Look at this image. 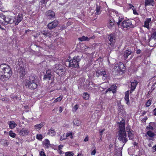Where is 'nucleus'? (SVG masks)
I'll return each mask as SVG.
<instances>
[{
	"mask_svg": "<svg viewBox=\"0 0 156 156\" xmlns=\"http://www.w3.org/2000/svg\"><path fill=\"white\" fill-rule=\"evenodd\" d=\"M119 140L121 141L122 143L125 144L127 141L126 138V135L125 131V123L124 122H121L119 123Z\"/></svg>",
	"mask_w": 156,
	"mask_h": 156,
	"instance_id": "obj_1",
	"label": "nucleus"
},
{
	"mask_svg": "<svg viewBox=\"0 0 156 156\" xmlns=\"http://www.w3.org/2000/svg\"><path fill=\"white\" fill-rule=\"evenodd\" d=\"M23 84L27 88L31 90L36 89L37 86L36 79L33 76L26 78L23 81Z\"/></svg>",
	"mask_w": 156,
	"mask_h": 156,
	"instance_id": "obj_2",
	"label": "nucleus"
},
{
	"mask_svg": "<svg viewBox=\"0 0 156 156\" xmlns=\"http://www.w3.org/2000/svg\"><path fill=\"white\" fill-rule=\"evenodd\" d=\"M0 73L11 76L12 71L9 66L2 64L0 65Z\"/></svg>",
	"mask_w": 156,
	"mask_h": 156,
	"instance_id": "obj_3",
	"label": "nucleus"
},
{
	"mask_svg": "<svg viewBox=\"0 0 156 156\" xmlns=\"http://www.w3.org/2000/svg\"><path fill=\"white\" fill-rule=\"evenodd\" d=\"M80 60V56H74L73 59L70 60L69 62V66L72 68H77L79 66V62Z\"/></svg>",
	"mask_w": 156,
	"mask_h": 156,
	"instance_id": "obj_4",
	"label": "nucleus"
},
{
	"mask_svg": "<svg viewBox=\"0 0 156 156\" xmlns=\"http://www.w3.org/2000/svg\"><path fill=\"white\" fill-rule=\"evenodd\" d=\"M122 28L124 30H126L128 28L133 27L132 24V22L131 20H128L124 21L121 25Z\"/></svg>",
	"mask_w": 156,
	"mask_h": 156,
	"instance_id": "obj_5",
	"label": "nucleus"
},
{
	"mask_svg": "<svg viewBox=\"0 0 156 156\" xmlns=\"http://www.w3.org/2000/svg\"><path fill=\"white\" fill-rule=\"evenodd\" d=\"M114 68L115 71H118L119 72H123L124 71L125 69L124 64L121 62L115 64Z\"/></svg>",
	"mask_w": 156,
	"mask_h": 156,
	"instance_id": "obj_6",
	"label": "nucleus"
},
{
	"mask_svg": "<svg viewBox=\"0 0 156 156\" xmlns=\"http://www.w3.org/2000/svg\"><path fill=\"white\" fill-rule=\"evenodd\" d=\"M29 131L27 128H23L20 130L19 132V135L22 136H25L28 135Z\"/></svg>",
	"mask_w": 156,
	"mask_h": 156,
	"instance_id": "obj_7",
	"label": "nucleus"
},
{
	"mask_svg": "<svg viewBox=\"0 0 156 156\" xmlns=\"http://www.w3.org/2000/svg\"><path fill=\"white\" fill-rule=\"evenodd\" d=\"M20 64V68H19L18 73L19 74L20 77H23L26 74L25 69Z\"/></svg>",
	"mask_w": 156,
	"mask_h": 156,
	"instance_id": "obj_8",
	"label": "nucleus"
},
{
	"mask_svg": "<svg viewBox=\"0 0 156 156\" xmlns=\"http://www.w3.org/2000/svg\"><path fill=\"white\" fill-rule=\"evenodd\" d=\"M96 76L98 77L101 76H103V80H105L107 77V75L106 73V72L104 71H101L100 70H98L96 72Z\"/></svg>",
	"mask_w": 156,
	"mask_h": 156,
	"instance_id": "obj_9",
	"label": "nucleus"
},
{
	"mask_svg": "<svg viewBox=\"0 0 156 156\" xmlns=\"http://www.w3.org/2000/svg\"><path fill=\"white\" fill-rule=\"evenodd\" d=\"M58 24V21L55 20L49 23L48 25V27L50 29H52L56 27Z\"/></svg>",
	"mask_w": 156,
	"mask_h": 156,
	"instance_id": "obj_10",
	"label": "nucleus"
},
{
	"mask_svg": "<svg viewBox=\"0 0 156 156\" xmlns=\"http://www.w3.org/2000/svg\"><path fill=\"white\" fill-rule=\"evenodd\" d=\"M15 18V24L16 25H18L19 23L23 19V15L22 14H19L17 17H14Z\"/></svg>",
	"mask_w": 156,
	"mask_h": 156,
	"instance_id": "obj_11",
	"label": "nucleus"
},
{
	"mask_svg": "<svg viewBox=\"0 0 156 156\" xmlns=\"http://www.w3.org/2000/svg\"><path fill=\"white\" fill-rule=\"evenodd\" d=\"M46 15L48 19H51L55 18V14L53 11L49 10L46 12Z\"/></svg>",
	"mask_w": 156,
	"mask_h": 156,
	"instance_id": "obj_12",
	"label": "nucleus"
},
{
	"mask_svg": "<svg viewBox=\"0 0 156 156\" xmlns=\"http://www.w3.org/2000/svg\"><path fill=\"white\" fill-rule=\"evenodd\" d=\"M10 76L9 74L6 75L0 73V79L2 81L8 80Z\"/></svg>",
	"mask_w": 156,
	"mask_h": 156,
	"instance_id": "obj_13",
	"label": "nucleus"
},
{
	"mask_svg": "<svg viewBox=\"0 0 156 156\" xmlns=\"http://www.w3.org/2000/svg\"><path fill=\"white\" fill-rule=\"evenodd\" d=\"M15 18L12 16L8 17L6 18V25L9 23L12 24L13 23H14L15 24Z\"/></svg>",
	"mask_w": 156,
	"mask_h": 156,
	"instance_id": "obj_14",
	"label": "nucleus"
},
{
	"mask_svg": "<svg viewBox=\"0 0 156 156\" xmlns=\"http://www.w3.org/2000/svg\"><path fill=\"white\" fill-rule=\"evenodd\" d=\"M6 18L4 15L0 14V23L4 25H6Z\"/></svg>",
	"mask_w": 156,
	"mask_h": 156,
	"instance_id": "obj_15",
	"label": "nucleus"
},
{
	"mask_svg": "<svg viewBox=\"0 0 156 156\" xmlns=\"http://www.w3.org/2000/svg\"><path fill=\"white\" fill-rule=\"evenodd\" d=\"M95 38L94 36L88 37H85L84 36H82V37L79 38V40L80 41H88L91 39H94Z\"/></svg>",
	"mask_w": 156,
	"mask_h": 156,
	"instance_id": "obj_16",
	"label": "nucleus"
},
{
	"mask_svg": "<svg viewBox=\"0 0 156 156\" xmlns=\"http://www.w3.org/2000/svg\"><path fill=\"white\" fill-rule=\"evenodd\" d=\"M151 18L146 19L144 22V27H145L147 28L148 29H149L150 27H149V26L150 24L151 23Z\"/></svg>",
	"mask_w": 156,
	"mask_h": 156,
	"instance_id": "obj_17",
	"label": "nucleus"
},
{
	"mask_svg": "<svg viewBox=\"0 0 156 156\" xmlns=\"http://www.w3.org/2000/svg\"><path fill=\"white\" fill-rule=\"evenodd\" d=\"M131 90L130 91L131 93L136 88V85L138 83L137 82L136 80H134V81H131Z\"/></svg>",
	"mask_w": 156,
	"mask_h": 156,
	"instance_id": "obj_18",
	"label": "nucleus"
},
{
	"mask_svg": "<svg viewBox=\"0 0 156 156\" xmlns=\"http://www.w3.org/2000/svg\"><path fill=\"white\" fill-rule=\"evenodd\" d=\"M7 124L9 125V128L11 129H14L17 126V124L12 121L8 122Z\"/></svg>",
	"mask_w": 156,
	"mask_h": 156,
	"instance_id": "obj_19",
	"label": "nucleus"
},
{
	"mask_svg": "<svg viewBox=\"0 0 156 156\" xmlns=\"http://www.w3.org/2000/svg\"><path fill=\"white\" fill-rule=\"evenodd\" d=\"M144 3L146 6L149 5L154 6L155 4L154 0H145Z\"/></svg>",
	"mask_w": 156,
	"mask_h": 156,
	"instance_id": "obj_20",
	"label": "nucleus"
},
{
	"mask_svg": "<svg viewBox=\"0 0 156 156\" xmlns=\"http://www.w3.org/2000/svg\"><path fill=\"white\" fill-rule=\"evenodd\" d=\"M43 144L45 148H48L50 145V141L48 139H45L43 141Z\"/></svg>",
	"mask_w": 156,
	"mask_h": 156,
	"instance_id": "obj_21",
	"label": "nucleus"
},
{
	"mask_svg": "<svg viewBox=\"0 0 156 156\" xmlns=\"http://www.w3.org/2000/svg\"><path fill=\"white\" fill-rule=\"evenodd\" d=\"M52 32L48 31V30H44L41 31V33L43 35H45L46 36L51 37L52 35L51 34Z\"/></svg>",
	"mask_w": 156,
	"mask_h": 156,
	"instance_id": "obj_22",
	"label": "nucleus"
},
{
	"mask_svg": "<svg viewBox=\"0 0 156 156\" xmlns=\"http://www.w3.org/2000/svg\"><path fill=\"white\" fill-rule=\"evenodd\" d=\"M129 91H126L125 93V99L126 101V104L128 105L130 104L129 100Z\"/></svg>",
	"mask_w": 156,
	"mask_h": 156,
	"instance_id": "obj_23",
	"label": "nucleus"
},
{
	"mask_svg": "<svg viewBox=\"0 0 156 156\" xmlns=\"http://www.w3.org/2000/svg\"><path fill=\"white\" fill-rule=\"evenodd\" d=\"M56 72L59 76H62L65 73V69L62 67V68H60Z\"/></svg>",
	"mask_w": 156,
	"mask_h": 156,
	"instance_id": "obj_24",
	"label": "nucleus"
},
{
	"mask_svg": "<svg viewBox=\"0 0 156 156\" xmlns=\"http://www.w3.org/2000/svg\"><path fill=\"white\" fill-rule=\"evenodd\" d=\"M116 87V86L115 85H113L110 88H108L105 91L106 93L108 91H112L113 93H115Z\"/></svg>",
	"mask_w": 156,
	"mask_h": 156,
	"instance_id": "obj_25",
	"label": "nucleus"
},
{
	"mask_svg": "<svg viewBox=\"0 0 156 156\" xmlns=\"http://www.w3.org/2000/svg\"><path fill=\"white\" fill-rule=\"evenodd\" d=\"M62 65L59 64H56L54 66L53 69L54 71L56 72L60 68H62Z\"/></svg>",
	"mask_w": 156,
	"mask_h": 156,
	"instance_id": "obj_26",
	"label": "nucleus"
},
{
	"mask_svg": "<svg viewBox=\"0 0 156 156\" xmlns=\"http://www.w3.org/2000/svg\"><path fill=\"white\" fill-rule=\"evenodd\" d=\"M108 38L109 41L111 42V43L112 45L115 42V37L113 34H111L109 36Z\"/></svg>",
	"mask_w": 156,
	"mask_h": 156,
	"instance_id": "obj_27",
	"label": "nucleus"
},
{
	"mask_svg": "<svg viewBox=\"0 0 156 156\" xmlns=\"http://www.w3.org/2000/svg\"><path fill=\"white\" fill-rule=\"evenodd\" d=\"M115 20L112 19L109 20V22L108 24V26L109 28H111L114 25Z\"/></svg>",
	"mask_w": 156,
	"mask_h": 156,
	"instance_id": "obj_28",
	"label": "nucleus"
},
{
	"mask_svg": "<svg viewBox=\"0 0 156 156\" xmlns=\"http://www.w3.org/2000/svg\"><path fill=\"white\" fill-rule=\"evenodd\" d=\"M131 51L126 50L124 53V57L125 59H127L129 55L131 54Z\"/></svg>",
	"mask_w": 156,
	"mask_h": 156,
	"instance_id": "obj_29",
	"label": "nucleus"
},
{
	"mask_svg": "<svg viewBox=\"0 0 156 156\" xmlns=\"http://www.w3.org/2000/svg\"><path fill=\"white\" fill-rule=\"evenodd\" d=\"M65 137L68 138H70V139H73V133L72 132H68L66 133Z\"/></svg>",
	"mask_w": 156,
	"mask_h": 156,
	"instance_id": "obj_30",
	"label": "nucleus"
},
{
	"mask_svg": "<svg viewBox=\"0 0 156 156\" xmlns=\"http://www.w3.org/2000/svg\"><path fill=\"white\" fill-rule=\"evenodd\" d=\"M117 16V19H118V22H117L116 23L117 24L119 25V24L122 20L124 19L123 17L121 15H116Z\"/></svg>",
	"mask_w": 156,
	"mask_h": 156,
	"instance_id": "obj_31",
	"label": "nucleus"
},
{
	"mask_svg": "<svg viewBox=\"0 0 156 156\" xmlns=\"http://www.w3.org/2000/svg\"><path fill=\"white\" fill-rule=\"evenodd\" d=\"M73 124L74 125H75L77 126H79L81 124L80 121L78 119H75L73 121Z\"/></svg>",
	"mask_w": 156,
	"mask_h": 156,
	"instance_id": "obj_32",
	"label": "nucleus"
},
{
	"mask_svg": "<svg viewBox=\"0 0 156 156\" xmlns=\"http://www.w3.org/2000/svg\"><path fill=\"white\" fill-rule=\"evenodd\" d=\"M133 131L132 130L128 131V136L130 139H132L134 137V135L132 132Z\"/></svg>",
	"mask_w": 156,
	"mask_h": 156,
	"instance_id": "obj_33",
	"label": "nucleus"
},
{
	"mask_svg": "<svg viewBox=\"0 0 156 156\" xmlns=\"http://www.w3.org/2000/svg\"><path fill=\"white\" fill-rule=\"evenodd\" d=\"M48 134L51 136H53L55 135V132L54 130L50 129L48 130Z\"/></svg>",
	"mask_w": 156,
	"mask_h": 156,
	"instance_id": "obj_34",
	"label": "nucleus"
},
{
	"mask_svg": "<svg viewBox=\"0 0 156 156\" xmlns=\"http://www.w3.org/2000/svg\"><path fill=\"white\" fill-rule=\"evenodd\" d=\"M83 98L84 99L87 100H88L89 98V94L87 93H84L83 95Z\"/></svg>",
	"mask_w": 156,
	"mask_h": 156,
	"instance_id": "obj_35",
	"label": "nucleus"
},
{
	"mask_svg": "<svg viewBox=\"0 0 156 156\" xmlns=\"http://www.w3.org/2000/svg\"><path fill=\"white\" fill-rule=\"evenodd\" d=\"M43 126L44 125L43 124L40 123L35 125L34 126V127L36 129L40 130Z\"/></svg>",
	"mask_w": 156,
	"mask_h": 156,
	"instance_id": "obj_36",
	"label": "nucleus"
},
{
	"mask_svg": "<svg viewBox=\"0 0 156 156\" xmlns=\"http://www.w3.org/2000/svg\"><path fill=\"white\" fill-rule=\"evenodd\" d=\"M9 135L12 138H15L16 136V134L12 131L10 130L9 133Z\"/></svg>",
	"mask_w": 156,
	"mask_h": 156,
	"instance_id": "obj_37",
	"label": "nucleus"
},
{
	"mask_svg": "<svg viewBox=\"0 0 156 156\" xmlns=\"http://www.w3.org/2000/svg\"><path fill=\"white\" fill-rule=\"evenodd\" d=\"M63 98V96H60L59 97L55 99L53 101L54 103H56L57 102H59Z\"/></svg>",
	"mask_w": 156,
	"mask_h": 156,
	"instance_id": "obj_38",
	"label": "nucleus"
},
{
	"mask_svg": "<svg viewBox=\"0 0 156 156\" xmlns=\"http://www.w3.org/2000/svg\"><path fill=\"white\" fill-rule=\"evenodd\" d=\"M147 134L150 137H152L154 136V133L150 130L148 131Z\"/></svg>",
	"mask_w": 156,
	"mask_h": 156,
	"instance_id": "obj_39",
	"label": "nucleus"
},
{
	"mask_svg": "<svg viewBox=\"0 0 156 156\" xmlns=\"http://www.w3.org/2000/svg\"><path fill=\"white\" fill-rule=\"evenodd\" d=\"M52 75L51 74H47L44 76V79L49 80L51 78Z\"/></svg>",
	"mask_w": 156,
	"mask_h": 156,
	"instance_id": "obj_40",
	"label": "nucleus"
},
{
	"mask_svg": "<svg viewBox=\"0 0 156 156\" xmlns=\"http://www.w3.org/2000/svg\"><path fill=\"white\" fill-rule=\"evenodd\" d=\"M152 100L150 99L148 100L145 104V106L147 107H149L151 104Z\"/></svg>",
	"mask_w": 156,
	"mask_h": 156,
	"instance_id": "obj_41",
	"label": "nucleus"
},
{
	"mask_svg": "<svg viewBox=\"0 0 156 156\" xmlns=\"http://www.w3.org/2000/svg\"><path fill=\"white\" fill-rule=\"evenodd\" d=\"M101 7L100 6H97L96 8V14L97 15H98L101 13Z\"/></svg>",
	"mask_w": 156,
	"mask_h": 156,
	"instance_id": "obj_42",
	"label": "nucleus"
},
{
	"mask_svg": "<svg viewBox=\"0 0 156 156\" xmlns=\"http://www.w3.org/2000/svg\"><path fill=\"white\" fill-rule=\"evenodd\" d=\"M66 156H73L74 155V153L71 151H67L65 153Z\"/></svg>",
	"mask_w": 156,
	"mask_h": 156,
	"instance_id": "obj_43",
	"label": "nucleus"
},
{
	"mask_svg": "<svg viewBox=\"0 0 156 156\" xmlns=\"http://www.w3.org/2000/svg\"><path fill=\"white\" fill-rule=\"evenodd\" d=\"M156 30H154L152 34L150 39L155 38L156 39Z\"/></svg>",
	"mask_w": 156,
	"mask_h": 156,
	"instance_id": "obj_44",
	"label": "nucleus"
},
{
	"mask_svg": "<svg viewBox=\"0 0 156 156\" xmlns=\"http://www.w3.org/2000/svg\"><path fill=\"white\" fill-rule=\"evenodd\" d=\"M78 108V105L76 104L75 105L74 107H73L72 110L73 112H75L76 110H77Z\"/></svg>",
	"mask_w": 156,
	"mask_h": 156,
	"instance_id": "obj_45",
	"label": "nucleus"
},
{
	"mask_svg": "<svg viewBox=\"0 0 156 156\" xmlns=\"http://www.w3.org/2000/svg\"><path fill=\"white\" fill-rule=\"evenodd\" d=\"M37 138L39 140H41L43 138V136L41 134H37L36 136Z\"/></svg>",
	"mask_w": 156,
	"mask_h": 156,
	"instance_id": "obj_46",
	"label": "nucleus"
},
{
	"mask_svg": "<svg viewBox=\"0 0 156 156\" xmlns=\"http://www.w3.org/2000/svg\"><path fill=\"white\" fill-rule=\"evenodd\" d=\"M147 129L153 130L154 129L153 127L150 124H149L148 126L146 127Z\"/></svg>",
	"mask_w": 156,
	"mask_h": 156,
	"instance_id": "obj_47",
	"label": "nucleus"
},
{
	"mask_svg": "<svg viewBox=\"0 0 156 156\" xmlns=\"http://www.w3.org/2000/svg\"><path fill=\"white\" fill-rule=\"evenodd\" d=\"M39 154L40 156H46L44 152L43 151H41L39 153Z\"/></svg>",
	"mask_w": 156,
	"mask_h": 156,
	"instance_id": "obj_48",
	"label": "nucleus"
},
{
	"mask_svg": "<svg viewBox=\"0 0 156 156\" xmlns=\"http://www.w3.org/2000/svg\"><path fill=\"white\" fill-rule=\"evenodd\" d=\"M2 5V2L0 1V10L1 11H2L3 9Z\"/></svg>",
	"mask_w": 156,
	"mask_h": 156,
	"instance_id": "obj_49",
	"label": "nucleus"
},
{
	"mask_svg": "<svg viewBox=\"0 0 156 156\" xmlns=\"http://www.w3.org/2000/svg\"><path fill=\"white\" fill-rule=\"evenodd\" d=\"M133 13L135 15H137L138 14V13L137 12L136 9H135V8L133 9Z\"/></svg>",
	"mask_w": 156,
	"mask_h": 156,
	"instance_id": "obj_50",
	"label": "nucleus"
},
{
	"mask_svg": "<svg viewBox=\"0 0 156 156\" xmlns=\"http://www.w3.org/2000/svg\"><path fill=\"white\" fill-rule=\"evenodd\" d=\"M129 8L130 9H133L134 8V7L133 5L131 4H129Z\"/></svg>",
	"mask_w": 156,
	"mask_h": 156,
	"instance_id": "obj_51",
	"label": "nucleus"
},
{
	"mask_svg": "<svg viewBox=\"0 0 156 156\" xmlns=\"http://www.w3.org/2000/svg\"><path fill=\"white\" fill-rule=\"evenodd\" d=\"M66 139H67V138H66L65 137V136H60V140H66Z\"/></svg>",
	"mask_w": 156,
	"mask_h": 156,
	"instance_id": "obj_52",
	"label": "nucleus"
},
{
	"mask_svg": "<svg viewBox=\"0 0 156 156\" xmlns=\"http://www.w3.org/2000/svg\"><path fill=\"white\" fill-rule=\"evenodd\" d=\"M96 154V150L95 149H94L91 152V155H95Z\"/></svg>",
	"mask_w": 156,
	"mask_h": 156,
	"instance_id": "obj_53",
	"label": "nucleus"
},
{
	"mask_svg": "<svg viewBox=\"0 0 156 156\" xmlns=\"http://www.w3.org/2000/svg\"><path fill=\"white\" fill-rule=\"evenodd\" d=\"M90 48L87 47L86 46H85V47L84 48V50L85 51H88L89 50H90Z\"/></svg>",
	"mask_w": 156,
	"mask_h": 156,
	"instance_id": "obj_54",
	"label": "nucleus"
},
{
	"mask_svg": "<svg viewBox=\"0 0 156 156\" xmlns=\"http://www.w3.org/2000/svg\"><path fill=\"white\" fill-rule=\"evenodd\" d=\"M63 147V145H60L58 146V150H62Z\"/></svg>",
	"mask_w": 156,
	"mask_h": 156,
	"instance_id": "obj_55",
	"label": "nucleus"
},
{
	"mask_svg": "<svg viewBox=\"0 0 156 156\" xmlns=\"http://www.w3.org/2000/svg\"><path fill=\"white\" fill-rule=\"evenodd\" d=\"M152 151L153 152L156 151V145L152 147Z\"/></svg>",
	"mask_w": 156,
	"mask_h": 156,
	"instance_id": "obj_56",
	"label": "nucleus"
},
{
	"mask_svg": "<svg viewBox=\"0 0 156 156\" xmlns=\"http://www.w3.org/2000/svg\"><path fill=\"white\" fill-rule=\"evenodd\" d=\"M63 110V108L62 107H60L59 108V112L61 113Z\"/></svg>",
	"mask_w": 156,
	"mask_h": 156,
	"instance_id": "obj_57",
	"label": "nucleus"
},
{
	"mask_svg": "<svg viewBox=\"0 0 156 156\" xmlns=\"http://www.w3.org/2000/svg\"><path fill=\"white\" fill-rule=\"evenodd\" d=\"M58 153L60 154H62L64 153V152L62 151L61 150H58Z\"/></svg>",
	"mask_w": 156,
	"mask_h": 156,
	"instance_id": "obj_58",
	"label": "nucleus"
},
{
	"mask_svg": "<svg viewBox=\"0 0 156 156\" xmlns=\"http://www.w3.org/2000/svg\"><path fill=\"white\" fill-rule=\"evenodd\" d=\"M153 113L154 115L156 116V108L154 109Z\"/></svg>",
	"mask_w": 156,
	"mask_h": 156,
	"instance_id": "obj_59",
	"label": "nucleus"
},
{
	"mask_svg": "<svg viewBox=\"0 0 156 156\" xmlns=\"http://www.w3.org/2000/svg\"><path fill=\"white\" fill-rule=\"evenodd\" d=\"M88 140V137L87 136L84 139V142H86V141H87Z\"/></svg>",
	"mask_w": 156,
	"mask_h": 156,
	"instance_id": "obj_60",
	"label": "nucleus"
},
{
	"mask_svg": "<svg viewBox=\"0 0 156 156\" xmlns=\"http://www.w3.org/2000/svg\"><path fill=\"white\" fill-rule=\"evenodd\" d=\"M105 129H102L101 130H100V132L101 133L100 135H102V133L105 131Z\"/></svg>",
	"mask_w": 156,
	"mask_h": 156,
	"instance_id": "obj_61",
	"label": "nucleus"
},
{
	"mask_svg": "<svg viewBox=\"0 0 156 156\" xmlns=\"http://www.w3.org/2000/svg\"><path fill=\"white\" fill-rule=\"evenodd\" d=\"M46 74H51V72L50 70H48L46 72Z\"/></svg>",
	"mask_w": 156,
	"mask_h": 156,
	"instance_id": "obj_62",
	"label": "nucleus"
},
{
	"mask_svg": "<svg viewBox=\"0 0 156 156\" xmlns=\"http://www.w3.org/2000/svg\"><path fill=\"white\" fill-rule=\"evenodd\" d=\"M141 51L140 49H138L137 50L136 53L137 54H140L141 52Z\"/></svg>",
	"mask_w": 156,
	"mask_h": 156,
	"instance_id": "obj_63",
	"label": "nucleus"
},
{
	"mask_svg": "<svg viewBox=\"0 0 156 156\" xmlns=\"http://www.w3.org/2000/svg\"><path fill=\"white\" fill-rule=\"evenodd\" d=\"M77 156H84L83 154L82 153H78Z\"/></svg>",
	"mask_w": 156,
	"mask_h": 156,
	"instance_id": "obj_64",
	"label": "nucleus"
}]
</instances>
